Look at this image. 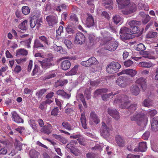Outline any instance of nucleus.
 Segmentation results:
<instances>
[{"label":"nucleus","instance_id":"43","mask_svg":"<svg viewBox=\"0 0 158 158\" xmlns=\"http://www.w3.org/2000/svg\"><path fill=\"white\" fill-rule=\"evenodd\" d=\"M28 53L27 51L24 49H21L18 50L17 52V55H22L26 56Z\"/></svg>","mask_w":158,"mask_h":158},{"label":"nucleus","instance_id":"40","mask_svg":"<svg viewBox=\"0 0 158 158\" xmlns=\"http://www.w3.org/2000/svg\"><path fill=\"white\" fill-rule=\"evenodd\" d=\"M40 154L39 152L35 150H31L29 152V155L31 158H37Z\"/></svg>","mask_w":158,"mask_h":158},{"label":"nucleus","instance_id":"17","mask_svg":"<svg viewBox=\"0 0 158 158\" xmlns=\"http://www.w3.org/2000/svg\"><path fill=\"white\" fill-rule=\"evenodd\" d=\"M147 146L146 142H140L139 143L138 148H135L134 149L135 152H144L147 149Z\"/></svg>","mask_w":158,"mask_h":158},{"label":"nucleus","instance_id":"4","mask_svg":"<svg viewBox=\"0 0 158 158\" xmlns=\"http://www.w3.org/2000/svg\"><path fill=\"white\" fill-rule=\"evenodd\" d=\"M131 30L126 27L121 28L120 31V36L123 40H127L132 38Z\"/></svg>","mask_w":158,"mask_h":158},{"label":"nucleus","instance_id":"26","mask_svg":"<svg viewBox=\"0 0 158 158\" xmlns=\"http://www.w3.org/2000/svg\"><path fill=\"white\" fill-rule=\"evenodd\" d=\"M34 47L35 48H39L41 49H44V45L42 44L40 40L37 39H35L34 42Z\"/></svg>","mask_w":158,"mask_h":158},{"label":"nucleus","instance_id":"37","mask_svg":"<svg viewBox=\"0 0 158 158\" xmlns=\"http://www.w3.org/2000/svg\"><path fill=\"white\" fill-rule=\"evenodd\" d=\"M62 125L65 129L68 131L73 130V128L69 123L67 121H64L62 122Z\"/></svg>","mask_w":158,"mask_h":158},{"label":"nucleus","instance_id":"48","mask_svg":"<svg viewBox=\"0 0 158 158\" xmlns=\"http://www.w3.org/2000/svg\"><path fill=\"white\" fill-rule=\"evenodd\" d=\"M140 31L139 27L136 26H135L132 28V30H131V34L138 33Z\"/></svg>","mask_w":158,"mask_h":158},{"label":"nucleus","instance_id":"23","mask_svg":"<svg viewBox=\"0 0 158 158\" xmlns=\"http://www.w3.org/2000/svg\"><path fill=\"white\" fill-rule=\"evenodd\" d=\"M151 127L152 131H158V117L153 118L152 121Z\"/></svg>","mask_w":158,"mask_h":158},{"label":"nucleus","instance_id":"59","mask_svg":"<svg viewBox=\"0 0 158 158\" xmlns=\"http://www.w3.org/2000/svg\"><path fill=\"white\" fill-rule=\"evenodd\" d=\"M77 140L78 141V142L80 144L84 145V141L85 140L84 138L81 135H80V137L78 138L77 139Z\"/></svg>","mask_w":158,"mask_h":158},{"label":"nucleus","instance_id":"10","mask_svg":"<svg viewBox=\"0 0 158 158\" xmlns=\"http://www.w3.org/2000/svg\"><path fill=\"white\" fill-rule=\"evenodd\" d=\"M85 40V37L81 32L77 33L75 36L74 42L77 44L81 45Z\"/></svg>","mask_w":158,"mask_h":158},{"label":"nucleus","instance_id":"2","mask_svg":"<svg viewBox=\"0 0 158 158\" xmlns=\"http://www.w3.org/2000/svg\"><path fill=\"white\" fill-rule=\"evenodd\" d=\"M131 120L135 121L139 125H145L148 121V118L143 114L140 113H136L131 117Z\"/></svg>","mask_w":158,"mask_h":158},{"label":"nucleus","instance_id":"34","mask_svg":"<svg viewBox=\"0 0 158 158\" xmlns=\"http://www.w3.org/2000/svg\"><path fill=\"white\" fill-rule=\"evenodd\" d=\"M81 121L83 127L85 129H87L86 119L85 114L82 113L81 115Z\"/></svg>","mask_w":158,"mask_h":158},{"label":"nucleus","instance_id":"35","mask_svg":"<svg viewBox=\"0 0 158 158\" xmlns=\"http://www.w3.org/2000/svg\"><path fill=\"white\" fill-rule=\"evenodd\" d=\"M56 74L54 71H50L44 77L43 79L46 80L54 77H56Z\"/></svg>","mask_w":158,"mask_h":158},{"label":"nucleus","instance_id":"15","mask_svg":"<svg viewBox=\"0 0 158 158\" xmlns=\"http://www.w3.org/2000/svg\"><path fill=\"white\" fill-rule=\"evenodd\" d=\"M39 40L44 43L45 47H49L51 44V39L49 37L42 35L39 37Z\"/></svg>","mask_w":158,"mask_h":158},{"label":"nucleus","instance_id":"51","mask_svg":"<svg viewBox=\"0 0 158 158\" xmlns=\"http://www.w3.org/2000/svg\"><path fill=\"white\" fill-rule=\"evenodd\" d=\"M65 112L68 115H71L73 114L74 112L73 106L71 108H67L65 110Z\"/></svg>","mask_w":158,"mask_h":158},{"label":"nucleus","instance_id":"58","mask_svg":"<svg viewBox=\"0 0 158 158\" xmlns=\"http://www.w3.org/2000/svg\"><path fill=\"white\" fill-rule=\"evenodd\" d=\"M150 135V132L149 131H147L143 135L142 137L144 140H147L149 138Z\"/></svg>","mask_w":158,"mask_h":158},{"label":"nucleus","instance_id":"41","mask_svg":"<svg viewBox=\"0 0 158 158\" xmlns=\"http://www.w3.org/2000/svg\"><path fill=\"white\" fill-rule=\"evenodd\" d=\"M113 21L116 24H121L122 22V19L119 15H116L113 17Z\"/></svg>","mask_w":158,"mask_h":158},{"label":"nucleus","instance_id":"54","mask_svg":"<svg viewBox=\"0 0 158 158\" xmlns=\"http://www.w3.org/2000/svg\"><path fill=\"white\" fill-rule=\"evenodd\" d=\"M22 43L24 44L27 48L30 47V44L31 43V40L30 39L28 40L22 42Z\"/></svg>","mask_w":158,"mask_h":158},{"label":"nucleus","instance_id":"25","mask_svg":"<svg viewBox=\"0 0 158 158\" xmlns=\"http://www.w3.org/2000/svg\"><path fill=\"white\" fill-rule=\"evenodd\" d=\"M130 0H116L118 7L122 9L129 3Z\"/></svg>","mask_w":158,"mask_h":158},{"label":"nucleus","instance_id":"27","mask_svg":"<svg viewBox=\"0 0 158 158\" xmlns=\"http://www.w3.org/2000/svg\"><path fill=\"white\" fill-rule=\"evenodd\" d=\"M127 23L128 24L129 27L131 28L136 26L140 25L141 24V22L136 20H131L127 21Z\"/></svg>","mask_w":158,"mask_h":158},{"label":"nucleus","instance_id":"22","mask_svg":"<svg viewBox=\"0 0 158 158\" xmlns=\"http://www.w3.org/2000/svg\"><path fill=\"white\" fill-rule=\"evenodd\" d=\"M120 73L121 74H126L131 77H134L137 73V71L134 69H127L123 70Z\"/></svg>","mask_w":158,"mask_h":158},{"label":"nucleus","instance_id":"57","mask_svg":"<svg viewBox=\"0 0 158 158\" xmlns=\"http://www.w3.org/2000/svg\"><path fill=\"white\" fill-rule=\"evenodd\" d=\"M59 113V110L57 107H55L51 111V115L56 116L58 115V114Z\"/></svg>","mask_w":158,"mask_h":158},{"label":"nucleus","instance_id":"32","mask_svg":"<svg viewBox=\"0 0 158 158\" xmlns=\"http://www.w3.org/2000/svg\"><path fill=\"white\" fill-rule=\"evenodd\" d=\"M56 94L58 95H60L66 99H69L70 97V95L67 94L63 90H58L57 91Z\"/></svg>","mask_w":158,"mask_h":158},{"label":"nucleus","instance_id":"47","mask_svg":"<svg viewBox=\"0 0 158 158\" xmlns=\"http://www.w3.org/2000/svg\"><path fill=\"white\" fill-rule=\"evenodd\" d=\"M136 50L139 51H142L145 50V46L142 44H139L137 45L136 48Z\"/></svg>","mask_w":158,"mask_h":158},{"label":"nucleus","instance_id":"62","mask_svg":"<svg viewBox=\"0 0 158 158\" xmlns=\"http://www.w3.org/2000/svg\"><path fill=\"white\" fill-rule=\"evenodd\" d=\"M157 113V111L155 110H149L148 112V114L151 116L153 117Z\"/></svg>","mask_w":158,"mask_h":158},{"label":"nucleus","instance_id":"30","mask_svg":"<svg viewBox=\"0 0 158 158\" xmlns=\"http://www.w3.org/2000/svg\"><path fill=\"white\" fill-rule=\"evenodd\" d=\"M116 94L113 93V92H111L109 94H105L101 96V98L104 101L108 100L109 98H112L113 96L116 95Z\"/></svg>","mask_w":158,"mask_h":158},{"label":"nucleus","instance_id":"29","mask_svg":"<svg viewBox=\"0 0 158 158\" xmlns=\"http://www.w3.org/2000/svg\"><path fill=\"white\" fill-rule=\"evenodd\" d=\"M139 65H140L141 67L145 68H149L154 66L155 64H152L150 62H140Z\"/></svg>","mask_w":158,"mask_h":158},{"label":"nucleus","instance_id":"39","mask_svg":"<svg viewBox=\"0 0 158 158\" xmlns=\"http://www.w3.org/2000/svg\"><path fill=\"white\" fill-rule=\"evenodd\" d=\"M79 66L78 65H75L70 71L67 73V75L72 76L75 74L77 72Z\"/></svg>","mask_w":158,"mask_h":158},{"label":"nucleus","instance_id":"56","mask_svg":"<svg viewBox=\"0 0 158 158\" xmlns=\"http://www.w3.org/2000/svg\"><path fill=\"white\" fill-rule=\"evenodd\" d=\"M150 19V17L148 15H145L144 18L142 19L143 23L144 24H146Z\"/></svg>","mask_w":158,"mask_h":158},{"label":"nucleus","instance_id":"49","mask_svg":"<svg viewBox=\"0 0 158 158\" xmlns=\"http://www.w3.org/2000/svg\"><path fill=\"white\" fill-rule=\"evenodd\" d=\"M66 32L68 34H73L74 33V30L72 27L70 26H68L66 28Z\"/></svg>","mask_w":158,"mask_h":158},{"label":"nucleus","instance_id":"19","mask_svg":"<svg viewBox=\"0 0 158 158\" xmlns=\"http://www.w3.org/2000/svg\"><path fill=\"white\" fill-rule=\"evenodd\" d=\"M108 112L110 116L116 120H118L120 118L119 113L116 109L108 108Z\"/></svg>","mask_w":158,"mask_h":158},{"label":"nucleus","instance_id":"13","mask_svg":"<svg viewBox=\"0 0 158 158\" xmlns=\"http://www.w3.org/2000/svg\"><path fill=\"white\" fill-rule=\"evenodd\" d=\"M86 15L87 17L85 21V25L88 27L93 26L94 24V22L93 17L89 13H87Z\"/></svg>","mask_w":158,"mask_h":158},{"label":"nucleus","instance_id":"14","mask_svg":"<svg viewBox=\"0 0 158 158\" xmlns=\"http://www.w3.org/2000/svg\"><path fill=\"white\" fill-rule=\"evenodd\" d=\"M115 140L117 145L120 147L123 148L126 144V141L124 138L122 136L119 135H116Z\"/></svg>","mask_w":158,"mask_h":158},{"label":"nucleus","instance_id":"16","mask_svg":"<svg viewBox=\"0 0 158 158\" xmlns=\"http://www.w3.org/2000/svg\"><path fill=\"white\" fill-rule=\"evenodd\" d=\"M96 62V59L94 57L89 58L86 61H82L81 64L85 66L89 67L92 65L95 64Z\"/></svg>","mask_w":158,"mask_h":158},{"label":"nucleus","instance_id":"38","mask_svg":"<svg viewBox=\"0 0 158 158\" xmlns=\"http://www.w3.org/2000/svg\"><path fill=\"white\" fill-rule=\"evenodd\" d=\"M28 123L30 126L34 130L36 131H38L37 125L36 123L35 120L32 119L28 121Z\"/></svg>","mask_w":158,"mask_h":158},{"label":"nucleus","instance_id":"6","mask_svg":"<svg viewBox=\"0 0 158 158\" xmlns=\"http://www.w3.org/2000/svg\"><path fill=\"white\" fill-rule=\"evenodd\" d=\"M120 64L118 62H112L106 68V71L110 73H114L117 72L121 68Z\"/></svg>","mask_w":158,"mask_h":158},{"label":"nucleus","instance_id":"55","mask_svg":"<svg viewBox=\"0 0 158 158\" xmlns=\"http://www.w3.org/2000/svg\"><path fill=\"white\" fill-rule=\"evenodd\" d=\"M56 136L59 138V140L60 142L63 144L66 143L68 142V140L66 139L63 137H61L59 135H56Z\"/></svg>","mask_w":158,"mask_h":158},{"label":"nucleus","instance_id":"5","mask_svg":"<svg viewBox=\"0 0 158 158\" xmlns=\"http://www.w3.org/2000/svg\"><path fill=\"white\" fill-rule=\"evenodd\" d=\"M112 130L111 127H108L105 123L102 122L101 127L100 131L101 135L104 138L106 139L110 136V131Z\"/></svg>","mask_w":158,"mask_h":158},{"label":"nucleus","instance_id":"63","mask_svg":"<svg viewBox=\"0 0 158 158\" xmlns=\"http://www.w3.org/2000/svg\"><path fill=\"white\" fill-rule=\"evenodd\" d=\"M63 27L62 26H60L58 30H56V33L58 35H60L63 31Z\"/></svg>","mask_w":158,"mask_h":158},{"label":"nucleus","instance_id":"64","mask_svg":"<svg viewBox=\"0 0 158 158\" xmlns=\"http://www.w3.org/2000/svg\"><path fill=\"white\" fill-rule=\"evenodd\" d=\"M86 156L87 158H97L94 154L90 153L86 154Z\"/></svg>","mask_w":158,"mask_h":158},{"label":"nucleus","instance_id":"33","mask_svg":"<svg viewBox=\"0 0 158 158\" xmlns=\"http://www.w3.org/2000/svg\"><path fill=\"white\" fill-rule=\"evenodd\" d=\"M108 91V89L106 88L97 89L94 92V96L95 97H97L98 95L101 94L103 93H106Z\"/></svg>","mask_w":158,"mask_h":158},{"label":"nucleus","instance_id":"52","mask_svg":"<svg viewBox=\"0 0 158 158\" xmlns=\"http://www.w3.org/2000/svg\"><path fill=\"white\" fill-rule=\"evenodd\" d=\"M133 63V62L130 60H127L124 62V65L127 67L131 66Z\"/></svg>","mask_w":158,"mask_h":158},{"label":"nucleus","instance_id":"11","mask_svg":"<svg viewBox=\"0 0 158 158\" xmlns=\"http://www.w3.org/2000/svg\"><path fill=\"white\" fill-rule=\"evenodd\" d=\"M135 83L140 86L143 90L145 91L147 87V80L143 77H141L137 78Z\"/></svg>","mask_w":158,"mask_h":158},{"label":"nucleus","instance_id":"31","mask_svg":"<svg viewBox=\"0 0 158 158\" xmlns=\"http://www.w3.org/2000/svg\"><path fill=\"white\" fill-rule=\"evenodd\" d=\"M143 106L145 107H149L152 105L153 103L152 100L149 98L145 99L142 103Z\"/></svg>","mask_w":158,"mask_h":158},{"label":"nucleus","instance_id":"24","mask_svg":"<svg viewBox=\"0 0 158 158\" xmlns=\"http://www.w3.org/2000/svg\"><path fill=\"white\" fill-rule=\"evenodd\" d=\"M71 66V63L68 60L63 61L61 64V69L64 70L69 69Z\"/></svg>","mask_w":158,"mask_h":158},{"label":"nucleus","instance_id":"9","mask_svg":"<svg viewBox=\"0 0 158 158\" xmlns=\"http://www.w3.org/2000/svg\"><path fill=\"white\" fill-rule=\"evenodd\" d=\"M129 79L130 78L126 76H121L118 78L116 82L119 86L124 88L129 84Z\"/></svg>","mask_w":158,"mask_h":158},{"label":"nucleus","instance_id":"61","mask_svg":"<svg viewBox=\"0 0 158 158\" xmlns=\"http://www.w3.org/2000/svg\"><path fill=\"white\" fill-rule=\"evenodd\" d=\"M64 43L68 48H70L71 47L72 43L70 41L68 40H65Z\"/></svg>","mask_w":158,"mask_h":158},{"label":"nucleus","instance_id":"50","mask_svg":"<svg viewBox=\"0 0 158 158\" xmlns=\"http://www.w3.org/2000/svg\"><path fill=\"white\" fill-rule=\"evenodd\" d=\"M43 131L45 133L49 135L51 133L52 130L45 126L41 129V132Z\"/></svg>","mask_w":158,"mask_h":158},{"label":"nucleus","instance_id":"21","mask_svg":"<svg viewBox=\"0 0 158 158\" xmlns=\"http://www.w3.org/2000/svg\"><path fill=\"white\" fill-rule=\"evenodd\" d=\"M46 19L49 25L51 26H53L57 22L56 17L52 15L47 16Z\"/></svg>","mask_w":158,"mask_h":158},{"label":"nucleus","instance_id":"44","mask_svg":"<svg viewBox=\"0 0 158 158\" xmlns=\"http://www.w3.org/2000/svg\"><path fill=\"white\" fill-rule=\"evenodd\" d=\"M23 13L24 15H28L30 12V10L27 6H24L22 8Z\"/></svg>","mask_w":158,"mask_h":158},{"label":"nucleus","instance_id":"36","mask_svg":"<svg viewBox=\"0 0 158 158\" xmlns=\"http://www.w3.org/2000/svg\"><path fill=\"white\" fill-rule=\"evenodd\" d=\"M27 20H25L19 25V28L23 30H26L27 28Z\"/></svg>","mask_w":158,"mask_h":158},{"label":"nucleus","instance_id":"46","mask_svg":"<svg viewBox=\"0 0 158 158\" xmlns=\"http://www.w3.org/2000/svg\"><path fill=\"white\" fill-rule=\"evenodd\" d=\"M47 90L45 89H42L39 91L37 92L36 94V95L38 98H40L44 93Z\"/></svg>","mask_w":158,"mask_h":158},{"label":"nucleus","instance_id":"1","mask_svg":"<svg viewBox=\"0 0 158 158\" xmlns=\"http://www.w3.org/2000/svg\"><path fill=\"white\" fill-rule=\"evenodd\" d=\"M114 103H118L121 105L120 106L122 108L128 109L131 112H133L136 109L137 104L136 103L131 104L129 106L130 102L128 101V97L126 95H123L121 97L118 98H116L114 101Z\"/></svg>","mask_w":158,"mask_h":158},{"label":"nucleus","instance_id":"7","mask_svg":"<svg viewBox=\"0 0 158 158\" xmlns=\"http://www.w3.org/2000/svg\"><path fill=\"white\" fill-rule=\"evenodd\" d=\"M126 8L122 10V13L125 15H127L135 12L137 10L136 5L133 3L128 4Z\"/></svg>","mask_w":158,"mask_h":158},{"label":"nucleus","instance_id":"45","mask_svg":"<svg viewBox=\"0 0 158 158\" xmlns=\"http://www.w3.org/2000/svg\"><path fill=\"white\" fill-rule=\"evenodd\" d=\"M68 83V81L67 80H59L57 81L56 82V86H62Z\"/></svg>","mask_w":158,"mask_h":158},{"label":"nucleus","instance_id":"3","mask_svg":"<svg viewBox=\"0 0 158 158\" xmlns=\"http://www.w3.org/2000/svg\"><path fill=\"white\" fill-rule=\"evenodd\" d=\"M53 55L49 54L48 55L47 57L44 59L42 61L38 60V62L41 65L43 69L46 70L52 66V62L53 60Z\"/></svg>","mask_w":158,"mask_h":158},{"label":"nucleus","instance_id":"12","mask_svg":"<svg viewBox=\"0 0 158 158\" xmlns=\"http://www.w3.org/2000/svg\"><path fill=\"white\" fill-rule=\"evenodd\" d=\"M106 44L105 48L110 51H114L118 46V43L117 42L114 41H110Z\"/></svg>","mask_w":158,"mask_h":158},{"label":"nucleus","instance_id":"60","mask_svg":"<svg viewBox=\"0 0 158 158\" xmlns=\"http://www.w3.org/2000/svg\"><path fill=\"white\" fill-rule=\"evenodd\" d=\"M100 81H90V85L93 86H97L99 84Z\"/></svg>","mask_w":158,"mask_h":158},{"label":"nucleus","instance_id":"53","mask_svg":"<svg viewBox=\"0 0 158 158\" xmlns=\"http://www.w3.org/2000/svg\"><path fill=\"white\" fill-rule=\"evenodd\" d=\"M39 69V66L37 65H35L31 73V75L32 76L35 75L38 73Z\"/></svg>","mask_w":158,"mask_h":158},{"label":"nucleus","instance_id":"20","mask_svg":"<svg viewBox=\"0 0 158 158\" xmlns=\"http://www.w3.org/2000/svg\"><path fill=\"white\" fill-rule=\"evenodd\" d=\"M12 118L13 120L17 123H23V120L20 117L16 111L11 112Z\"/></svg>","mask_w":158,"mask_h":158},{"label":"nucleus","instance_id":"18","mask_svg":"<svg viewBox=\"0 0 158 158\" xmlns=\"http://www.w3.org/2000/svg\"><path fill=\"white\" fill-rule=\"evenodd\" d=\"M130 91L132 95L137 96L139 93V88L137 85L133 84L130 86Z\"/></svg>","mask_w":158,"mask_h":158},{"label":"nucleus","instance_id":"8","mask_svg":"<svg viewBox=\"0 0 158 158\" xmlns=\"http://www.w3.org/2000/svg\"><path fill=\"white\" fill-rule=\"evenodd\" d=\"M41 22L39 16L33 15L31 17L30 20V26L31 28H33L35 27L38 29L41 25L40 22Z\"/></svg>","mask_w":158,"mask_h":158},{"label":"nucleus","instance_id":"42","mask_svg":"<svg viewBox=\"0 0 158 158\" xmlns=\"http://www.w3.org/2000/svg\"><path fill=\"white\" fill-rule=\"evenodd\" d=\"M157 33L155 32H150L146 35L147 38H155L157 36Z\"/></svg>","mask_w":158,"mask_h":158},{"label":"nucleus","instance_id":"28","mask_svg":"<svg viewBox=\"0 0 158 158\" xmlns=\"http://www.w3.org/2000/svg\"><path fill=\"white\" fill-rule=\"evenodd\" d=\"M90 117L95 123L97 124L99 123L100 119L94 112H91L90 114Z\"/></svg>","mask_w":158,"mask_h":158}]
</instances>
